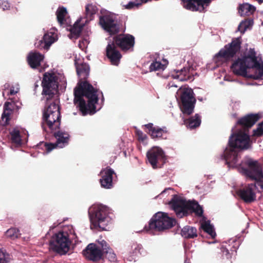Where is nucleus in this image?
<instances>
[{
  "instance_id": "obj_34",
  "label": "nucleus",
  "mask_w": 263,
  "mask_h": 263,
  "mask_svg": "<svg viewBox=\"0 0 263 263\" xmlns=\"http://www.w3.org/2000/svg\"><path fill=\"white\" fill-rule=\"evenodd\" d=\"M80 21H77L70 29L71 33L76 37H78L82 31L83 25L80 24Z\"/></svg>"
},
{
  "instance_id": "obj_23",
  "label": "nucleus",
  "mask_w": 263,
  "mask_h": 263,
  "mask_svg": "<svg viewBox=\"0 0 263 263\" xmlns=\"http://www.w3.org/2000/svg\"><path fill=\"white\" fill-rule=\"evenodd\" d=\"M144 126L145 132L150 135L153 139L159 138H164L163 136L167 133V130L165 127L160 128L158 126H154L153 124L151 123L145 124ZM164 138H166V137H164Z\"/></svg>"
},
{
  "instance_id": "obj_51",
  "label": "nucleus",
  "mask_w": 263,
  "mask_h": 263,
  "mask_svg": "<svg viewBox=\"0 0 263 263\" xmlns=\"http://www.w3.org/2000/svg\"><path fill=\"white\" fill-rule=\"evenodd\" d=\"M34 86H35V88H36L38 87V84H37V82H36L35 84H34Z\"/></svg>"
},
{
  "instance_id": "obj_31",
  "label": "nucleus",
  "mask_w": 263,
  "mask_h": 263,
  "mask_svg": "<svg viewBox=\"0 0 263 263\" xmlns=\"http://www.w3.org/2000/svg\"><path fill=\"white\" fill-rule=\"evenodd\" d=\"M98 9L95 5L88 4L85 6V14L88 19L91 20Z\"/></svg>"
},
{
  "instance_id": "obj_28",
  "label": "nucleus",
  "mask_w": 263,
  "mask_h": 263,
  "mask_svg": "<svg viewBox=\"0 0 263 263\" xmlns=\"http://www.w3.org/2000/svg\"><path fill=\"white\" fill-rule=\"evenodd\" d=\"M189 69L183 68L180 70H177L172 76L174 79H178L180 81H186L192 78V76L189 74Z\"/></svg>"
},
{
  "instance_id": "obj_18",
  "label": "nucleus",
  "mask_w": 263,
  "mask_h": 263,
  "mask_svg": "<svg viewBox=\"0 0 263 263\" xmlns=\"http://www.w3.org/2000/svg\"><path fill=\"white\" fill-rule=\"evenodd\" d=\"M142 249V245L137 242H129L124 249V257L128 261H135L136 257L141 254V250Z\"/></svg>"
},
{
  "instance_id": "obj_50",
  "label": "nucleus",
  "mask_w": 263,
  "mask_h": 263,
  "mask_svg": "<svg viewBox=\"0 0 263 263\" xmlns=\"http://www.w3.org/2000/svg\"><path fill=\"white\" fill-rule=\"evenodd\" d=\"M257 1L259 4H261L263 3V0H257Z\"/></svg>"
},
{
  "instance_id": "obj_46",
  "label": "nucleus",
  "mask_w": 263,
  "mask_h": 263,
  "mask_svg": "<svg viewBox=\"0 0 263 263\" xmlns=\"http://www.w3.org/2000/svg\"><path fill=\"white\" fill-rule=\"evenodd\" d=\"M7 260L6 259L5 254L0 251V263H7Z\"/></svg>"
},
{
  "instance_id": "obj_36",
  "label": "nucleus",
  "mask_w": 263,
  "mask_h": 263,
  "mask_svg": "<svg viewBox=\"0 0 263 263\" xmlns=\"http://www.w3.org/2000/svg\"><path fill=\"white\" fill-rule=\"evenodd\" d=\"M165 66L162 64L160 62H153L149 66V70L152 71H157L160 70H164Z\"/></svg>"
},
{
  "instance_id": "obj_15",
  "label": "nucleus",
  "mask_w": 263,
  "mask_h": 263,
  "mask_svg": "<svg viewBox=\"0 0 263 263\" xmlns=\"http://www.w3.org/2000/svg\"><path fill=\"white\" fill-rule=\"evenodd\" d=\"M230 147L240 149H247L251 147V143L249 136L239 132L230 137L229 141Z\"/></svg>"
},
{
  "instance_id": "obj_39",
  "label": "nucleus",
  "mask_w": 263,
  "mask_h": 263,
  "mask_svg": "<svg viewBox=\"0 0 263 263\" xmlns=\"http://www.w3.org/2000/svg\"><path fill=\"white\" fill-rule=\"evenodd\" d=\"M152 0H140L141 3H138L135 2H130L128 4L125 6V8L127 9H131L135 7H138L139 6L141 5V4L146 3L148 2L151 1Z\"/></svg>"
},
{
  "instance_id": "obj_21",
  "label": "nucleus",
  "mask_w": 263,
  "mask_h": 263,
  "mask_svg": "<svg viewBox=\"0 0 263 263\" xmlns=\"http://www.w3.org/2000/svg\"><path fill=\"white\" fill-rule=\"evenodd\" d=\"M183 7L188 10L202 12L204 10V5H208L211 0H181Z\"/></svg>"
},
{
  "instance_id": "obj_42",
  "label": "nucleus",
  "mask_w": 263,
  "mask_h": 263,
  "mask_svg": "<svg viewBox=\"0 0 263 263\" xmlns=\"http://www.w3.org/2000/svg\"><path fill=\"white\" fill-rule=\"evenodd\" d=\"M251 23H253L252 20H246L244 22H242L238 26V29L240 32H242V31L240 29L241 27H243L244 29L243 30V32H245V31L247 29V28L249 27L250 25L251 24Z\"/></svg>"
},
{
  "instance_id": "obj_41",
  "label": "nucleus",
  "mask_w": 263,
  "mask_h": 263,
  "mask_svg": "<svg viewBox=\"0 0 263 263\" xmlns=\"http://www.w3.org/2000/svg\"><path fill=\"white\" fill-rule=\"evenodd\" d=\"M135 133L139 141L144 142L147 138V136L139 129H137Z\"/></svg>"
},
{
  "instance_id": "obj_38",
  "label": "nucleus",
  "mask_w": 263,
  "mask_h": 263,
  "mask_svg": "<svg viewBox=\"0 0 263 263\" xmlns=\"http://www.w3.org/2000/svg\"><path fill=\"white\" fill-rule=\"evenodd\" d=\"M263 135V121L257 125V128L253 130V136L260 137Z\"/></svg>"
},
{
  "instance_id": "obj_6",
  "label": "nucleus",
  "mask_w": 263,
  "mask_h": 263,
  "mask_svg": "<svg viewBox=\"0 0 263 263\" xmlns=\"http://www.w3.org/2000/svg\"><path fill=\"white\" fill-rule=\"evenodd\" d=\"M59 77L54 72H45L42 81V100L52 101L59 99Z\"/></svg>"
},
{
  "instance_id": "obj_10",
  "label": "nucleus",
  "mask_w": 263,
  "mask_h": 263,
  "mask_svg": "<svg viewBox=\"0 0 263 263\" xmlns=\"http://www.w3.org/2000/svg\"><path fill=\"white\" fill-rule=\"evenodd\" d=\"M241 44V41L240 38L233 39L231 43L226 45L216 54L215 58L216 61L224 62L232 61L237 53L239 52Z\"/></svg>"
},
{
  "instance_id": "obj_52",
  "label": "nucleus",
  "mask_w": 263,
  "mask_h": 263,
  "mask_svg": "<svg viewBox=\"0 0 263 263\" xmlns=\"http://www.w3.org/2000/svg\"><path fill=\"white\" fill-rule=\"evenodd\" d=\"M182 89H181V88H180V90H181V91H182Z\"/></svg>"
},
{
  "instance_id": "obj_7",
  "label": "nucleus",
  "mask_w": 263,
  "mask_h": 263,
  "mask_svg": "<svg viewBox=\"0 0 263 263\" xmlns=\"http://www.w3.org/2000/svg\"><path fill=\"white\" fill-rule=\"evenodd\" d=\"M176 220L170 217L167 214L158 212L151 219L148 226L144 229L147 232H161L172 228L176 224Z\"/></svg>"
},
{
  "instance_id": "obj_1",
  "label": "nucleus",
  "mask_w": 263,
  "mask_h": 263,
  "mask_svg": "<svg viewBox=\"0 0 263 263\" xmlns=\"http://www.w3.org/2000/svg\"><path fill=\"white\" fill-rule=\"evenodd\" d=\"M76 69L80 81L74 89V104L82 115H93L96 112L95 104L98 101V97L97 89L85 81L89 74V66L82 63L77 65Z\"/></svg>"
},
{
  "instance_id": "obj_32",
  "label": "nucleus",
  "mask_w": 263,
  "mask_h": 263,
  "mask_svg": "<svg viewBox=\"0 0 263 263\" xmlns=\"http://www.w3.org/2000/svg\"><path fill=\"white\" fill-rule=\"evenodd\" d=\"M67 14L66 9L64 7H59L56 12L58 22L61 24H64L65 21V17Z\"/></svg>"
},
{
  "instance_id": "obj_48",
  "label": "nucleus",
  "mask_w": 263,
  "mask_h": 263,
  "mask_svg": "<svg viewBox=\"0 0 263 263\" xmlns=\"http://www.w3.org/2000/svg\"><path fill=\"white\" fill-rule=\"evenodd\" d=\"M184 263H191L190 259L187 257L185 258Z\"/></svg>"
},
{
  "instance_id": "obj_24",
  "label": "nucleus",
  "mask_w": 263,
  "mask_h": 263,
  "mask_svg": "<svg viewBox=\"0 0 263 263\" xmlns=\"http://www.w3.org/2000/svg\"><path fill=\"white\" fill-rule=\"evenodd\" d=\"M43 60L44 55L37 52H30L27 57L28 65L32 69L39 67Z\"/></svg>"
},
{
  "instance_id": "obj_25",
  "label": "nucleus",
  "mask_w": 263,
  "mask_h": 263,
  "mask_svg": "<svg viewBox=\"0 0 263 263\" xmlns=\"http://www.w3.org/2000/svg\"><path fill=\"white\" fill-rule=\"evenodd\" d=\"M56 35L52 32H48L44 34L42 40L35 43L37 47L48 49L50 45L55 41Z\"/></svg>"
},
{
  "instance_id": "obj_26",
  "label": "nucleus",
  "mask_w": 263,
  "mask_h": 263,
  "mask_svg": "<svg viewBox=\"0 0 263 263\" xmlns=\"http://www.w3.org/2000/svg\"><path fill=\"white\" fill-rule=\"evenodd\" d=\"M224 156L227 164L232 165L237 164L238 161V153L235 148L230 147L229 149H226L224 153Z\"/></svg>"
},
{
  "instance_id": "obj_27",
  "label": "nucleus",
  "mask_w": 263,
  "mask_h": 263,
  "mask_svg": "<svg viewBox=\"0 0 263 263\" xmlns=\"http://www.w3.org/2000/svg\"><path fill=\"white\" fill-rule=\"evenodd\" d=\"M183 122L188 128L194 129L200 126L201 122V117L199 114H196L194 116L184 119Z\"/></svg>"
},
{
  "instance_id": "obj_11",
  "label": "nucleus",
  "mask_w": 263,
  "mask_h": 263,
  "mask_svg": "<svg viewBox=\"0 0 263 263\" xmlns=\"http://www.w3.org/2000/svg\"><path fill=\"white\" fill-rule=\"evenodd\" d=\"M180 108L184 115L190 116L194 112L196 99L191 88H184L180 94Z\"/></svg>"
},
{
  "instance_id": "obj_17",
  "label": "nucleus",
  "mask_w": 263,
  "mask_h": 263,
  "mask_svg": "<svg viewBox=\"0 0 263 263\" xmlns=\"http://www.w3.org/2000/svg\"><path fill=\"white\" fill-rule=\"evenodd\" d=\"M256 181L254 183L249 184L245 187L239 190L237 194L246 203H251L256 199V194L254 190L257 188Z\"/></svg>"
},
{
  "instance_id": "obj_19",
  "label": "nucleus",
  "mask_w": 263,
  "mask_h": 263,
  "mask_svg": "<svg viewBox=\"0 0 263 263\" xmlns=\"http://www.w3.org/2000/svg\"><path fill=\"white\" fill-rule=\"evenodd\" d=\"M113 175H116V173L109 166L101 170L100 172V183L102 187L107 189L113 187Z\"/></svg>"
},
{
  "instance_id": "obj_40",
  "label": "nucleus",
  "mask_w": 263,
  "mask_h": 263,
  "mask_svg": "<svg viewBox=\"0 0 263 263\" xmlns=\"http://www.w3.org/2000/svg\"><path fill=\"white\" fill-rule=\"evenodd\" d=\"M98 243L102 249V250H101L102 252V255H103V254L107 253L108 251L111 249V248H110L108 244L104 240H102L100 241H98Z\"/></svg>"
},
{
  "instance_id": "obj_16",
  "label": "nucleus",
  "mask_w": 263,
  "mask_h": 263,
  "mask_svg": "<svg viewBox=\"0 0 263 263\" xmlns=\"http://www.w3.org/2000/svg\"><path fill=\"white\" fill-rule=\"evenodd\" d=\"M99 25L110 35L117 34L120 32V25L112 15L105 14L100 16Z\"/></svg>"
},
{
  "instance_id": "obj_37",
  "label": "nucleus",
  "mask_w": 263,
  "mask_h": 263,
  "mask_svg": "<svg viewBox=\"0 0 263 263\" xmlns=\"http://www.w3.org/2000/svg\"><path fill=\"white\" fill-rule=\"evenodd\" d=\"M6 235L7 237L14 239L18 238L20 235V233L18 229L16 228H10L6 231Z\"/></svg>"
},
{
  "instance_id": "obj_47",
  "label": "nucleus",
  "mask_w": 263,
  "mask_h": 263,
  "mask_svg": "<svg viewBox=\"0 0 263 263\" xmlns=\"http://www.w3.org/2000/svg\"><path fill=\"white\" fill-rule=\"evenodd\" d=\"M168 86H169V87H178V86L175 85L174 84V82H171L168 83Z\"/></svg>"
},
{
  "instance_id": "obj_22",
  "label": "nucleus",
  "mask_w": 263,
  "mask_h": 263,
  "mask_svg": "<svg viewBox=\"0 0 263 263\" xmlns=\"http://www.w3.org/2000/svg\"><path fill=\"white\" fill-rule=\"evenodd\" d=\"M260 117L258 114L248 115L238 120L237 124L240 125L245 130H248L259 119Z\"/></svg>"
},
{
  "instance_id": "obj_49",
  "label": "nucleus",
  "mask_w": 263,
  "mask_h": 263,
  "mask_svg": "<svg viewBox=\"0 0 263 263\" xmlns=\"http://www.w3.org/2000/svg\"><path fill=\"white\" fill-rule=\"evenodd\" d=\"M10 94L11 95H13L15 94L14 92V90H11L10 91Z\"/></svg>"
},
{
  "instance_id": "obj_35",
  "label": "nucleus",
  "mask_w": 263,
  "mask_h": 263,
  "mask_svg": "<svg viewBox=\"0 0 263 263\" xmlns=\"http://www.w3.org/2000/svg\"><path fill=\"white\" fill-rule=\"evenodd\" d=\"M201 228L205 232L209 234L212 238H214L216 234L213 227L208 222H205L201 224Z\"/></svg>"
},
{
  "instance_id": "obj_13",
  "label": "nucleus",
  "mask_w": 263,
  "mask_h": 263,
  "mask_svg": "<svg viewBox=\"0 0 263 263\" xmlns=\"http://www.w3.org/2000/svg\"><path fill=\"white\" fill-rule=\"evenodd\" d=\"M54 137L56 138L57 141L55 143H48L41 142L37 146L41 149H45L47 153L50 152L55 148H63L69 143L70 136L68 133L58 130L53 134Z\"/></svg>"
},
{
  "instance_id": "obj_8",
  "label": "nucleus",
  "mask_w": 263,
  "mask_h": 263,
  "mask_svg": "<svg viewBox=\"0 0 263 263\" xmlns=\"http://www.w3.org/2000/svg\"><path fill=\"white\" fill-rule=\"evenodd\" d=\"M89 213L90 222L95 228H99L101 231L106 230V227L112 219L108 207L100 204L95 208L93 212Z\"/></svg>"
},
{
  "instance_id": "obj_30",
  "label": "nucleus",
  "mask_w": 263,
  "mask_h": 263,
  "mask_svg": "<svg viewBox=\"0 0 263 263\" xmlns=\"http://www.w3.org/2000/svg\"><path fill=\"white\" fill-rule=\"evenodd\" d=\"M255 8L252 5L245 3L240 4L238 7V12L240 15H250L254 13Z\"/></svg>"
},
{
  "instance_id": "obj_4",
  "label": "nucleus",
  "mask_w": 263,
  "mask_h": 263,
  "mask_svg": "<svg viewBox=\"0 0 263 263\" xmlns=\"http://www.w3.org/2000/svg\"><path fill=\"white\" fill-rule=\"evenodd\" d=\"M168 204L180 218L187 216L190 212H194L200 217L203 214L202 208L197 202L186 201L177 195H173Z\"/></svg>"
},
{
  "instance_id": "obj_33",
  "label": "nucleus",
  "mask_w": 263,
  "mask_h": 263,
  "mask_svg": "<svg viewBox=\"0 0 263 263\" xmlns=\"http://www.w3.org/2000/svg\"><path fill=\"white\" fill-rule=\"evenodd\" d=\"M11 140L12 143L16 144H21L22 139L20 135V132L17 129H13L10 132Z\"/></svg>"
},
{
  "instance_id": "obj_5",
  "label": "nucleus",
  "mask_w": 263,
  "mask_h": 263,
  "mask_svg": "<svg viewBox=\"0 0 263 263\" xmlns=\"http://www.w3.org/2000/svg\"><path fill=\"white\" fill-rule=\"evenodd\" d=\"M59 99L46 101L43 115L42 128L46 130V124L51 130L59 129L61 123V114L59 103Z\"/></svg>"
},
{
  "instance_id": "obj_44",
  "label": "nucleus",
  "mask_w": 263,
  "mask_h": 263,
  "mask_svg": "<svg viewBox=\"0 0 263 263\" xmlns=\"http://www.w3.org/2000/svg\"><path fill=\"white\" fill-rule=\"evenodd\" d=\"M220 250L222 256H226L227 259H230L231 258L232 256L231 253L229 252V250L226 247L222 246L220 248Z\"/></svg>"
},
{
  "instance_id": "obj_12",
  "label": "nucleus",
  "mask_w": 263,
  "mask_h": 263,
  "mask_svg": "<svg viewBox=\"0 0 263 263\" xmlns=\"http://www.w3.org/2000/svg\"><path fill=\"white\" fill-rule=\"evenodd\" d=\"M70 244L67 234L63 232L55 234L49 242L50 248L60 254H65L69 251Z\"/></svg>"
},
{
  "instance_id": "obj_43",
  "label": "nucleus",
  "mask_w": 263,
  "mask_h": 263,
  "mask_svg": "<svg viewBox=\"0 0 263 263\" xmlns=\"http://www.w3.org/2000/svg\"><path fill=\"white\" fill-rule=\"evenodd\" d=\"M104 254L105 255V257L108 258L110 261H115L116 260V255L112 252V249L108 251L107 253H105Z\"/></svg>"
},
{
  "instance_id": "obj_3",
  "label": "nucleus",
  "mask_w": 263,
  "mask_h": 263,
  "mask_svg": "<svg viewBox=\"0 0 263 263\" xmlns=\"http://www.w3.org/2000/svg\"><path fill=\"white\" fill-rule=\"evenodd\" d=\"M134 45L135 37L133 35L129 34H117L106 47V56L112 64L118 65L122 55L117 47L123 51H127L130 50H133Z\"/></svg>"
},
{
  "instance_id": "obj_14",
  "label": "nucleus",
  "mask_w": 263,
  "mask_h": 263,
  "mask_svg": "<svg viewBox=\"0 0 263 263\" xmlns=\"http://www.w3.org/2000/svg\"><path fill=\"white\" fill-rule=\"evenodd\" d=\"M148 162L154 169L160 168L165 162L166 158L163 150L159 147H153L146 153Z\"/></svg>"
},
{
  "instance_id": "obj_9",
  "label": "nucleus",
  "mask_w": 263,
  "mask_h": 263,
  "mask_svg": "<svg viewBox=\"0 0 263 263\" xmlns=\"http://www.w3.org/2000/svg\"><path fill=\"white\" fill-rule=\"evenodd\" d=\"M247 167L241 168L243 174L251 180L256 181L257 186L263 190V172L260 164L257 161L249 158L244 162Z\"/></svg>"
},
{
  "instance_id": "obj_20",
  "label": "nucleus",
  "mask_w": 263,
  "mask_h": 263,
  "mask_svg": "<svg viewBox=\"0 0 263 263\" xmlns=\"http://www.w3.org/2000/svg\"><path fill=\"white\" fill-rule=\"evenodd\" d=\"M83 255L88 260L96 261L102 257L101 250L95 243L89 244L83 251Z\"/></svg>"
},
{
  "instance_id": "obj_29",
  "label": "nucleus",
  "mask_w": 263,
  "mask_h": 263,
  "mask_svg": "<svg viewBox=\"0 0 263 263\" xmlns=\"http://www.w3.org/2000/svg\"><path fill=\"white\" fill-rule=\"evenodd\" d=\"M181 235L186 239L194 238L197 236V231L195 227L186 226L182 229Z\"/></svg>"
},
{
  "instance_id": "obj_45",
  "label": "nucleus",
  "mask_w": 263,
  "mask_h": 263,
  "mask_svg": "<svg viewBox=\"0 0 263 263\" xmlns=\"http://www.w3.org/2000/svg\"><path fill=\"white\" fill-rule=\"evenodd\" d=\"M9 113H6L5 111H4L2 115V119L3 120H5V125H7L8 124L9 121Z\"/></svg>"
},
{
  "instance_id": "obj_2",
  "label": "nucleus",
  "mask_w": 263,
  "mask_h": 263,
  "mask_svg": "<svg viewBox=\"0 0 263 263\" xmlns=\"http://www.w3.org/2000/svg\"><path fill=\"white\" fill-rule=\"evenodd\" d=\"M230 68L236 76L254 80L262 79L263 62H259L254 48H250L243 56L234 61Z\"/></svg>"
}]
</instances>
